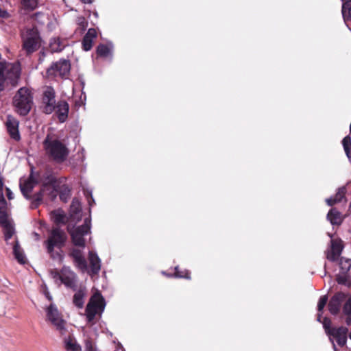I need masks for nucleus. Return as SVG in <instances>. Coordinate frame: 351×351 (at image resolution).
<instances>
[{"label":"nucleus","instance_id":"1","mask_svg":"<svg viewBox=\"0 0 351 351\" xmlns=\"http://www.w3.org/2000/svg\"><path fill=\"white\" fill-rule=\"evenodd\" d=\"M43 147L49 160L58 164L64 162L68 158L69 150L61 141L47 134L43 141Z\"/></svg>","mask_w":351,"mask_h":351},{"label":"nucleus","instance_id":"2","mask_svg":"<svg viewBox=\"0 0 351 351\" xmlns=\"http://www.w3.org/2000/svg\"><path fill=\"white\" fill-rule=\"evenodd\" d=\"M20 73L19 63L0 62V96L8 84H11L13 86L17 84Z\"/></svg>","mask_w":351,"mask_h":351},{"label":"nucleus","instance_id":"3","mask_svg":"<svg viewBox=\"0 0 351 351\" xmlns=\"http://www.w3.org/2000/svg\"><path fill=\"white\" fill-rule=\"evenodd\" d=\"M13 105L19 114L21 116L27 115L33 105L32 91L26 87L19 88L13 98Z\"/></svg>","mask_w":351,"mask_h":351},{"label":"nucleus","instance_id":"4","mask_svg":"<svg viewBox=\"0 0 351 351\" xmlns=\"http://www.w3.org/2000/svg\"><path fill=\"white\" fill-rule=\"evenodd\" d=\"M50 275L58 285L63 284L66 288L73 290L77 289V276L69 267L64 266L60 271L52 269Z\"/></svg>","mask_w":351,"mask_h":351},{"label":"nucleus","instance_id":"5","mask_svg":"<svg viewBox=\"0 0 351 351\" xmlns=\"http://www.w3.org/2000/svg\"><path fill=\"white\" fill-rule=\"evenodd\" d=\"M66 239L65 233L60 228L56 227L51 230L48 239L44 242V245L52 258L60 256L59 253H54V248H62L65 243Z\"/></svg>","mask_w":351,"mask_h":351},{"label":"nucleus","instance_id":"6","mask_svg":"<svg viewBox=\"0 0 351 351\" xmlns=\"http://www.w3.org/2000/svg\"><path fill=\"white\" fill-rule=\"evenodd\" d=\"M106 303L104 298L99 293H95L90 299L86 307V313L88 323L95 324V319L98 315L101 317L104 311Z\"/></svg>","mask_w":351,"mask_h":351},{"label":"nucleus","instance_id":"7","mask_svg":"<svg viewBox=\"0 0 351 351\" xmlns=\"http://www.w3.org/2000/svg\"><path fill=\"white\" fill-rule=\"evenodd\" d=\"M91 226V220L90 218H86L82 226L75 227L72 223H69L67 230L69 232L73 243L75 246L84 248L85 246V239L84 237L90 232Z\"/></svg>","mask_w":351,"mask_h":351},{"label":"nucleus","instance_id":"8","mask_svg":"<svg viewBox=\"0 0 351 351\" xmlns=\"http://www.w3.org/2000/svg\"><path fill=\"white\" fill-rule=\"evenodd\" d=\"M43 188L40 191L33 197L32 206L37 207L43 199L44 193L49 192V195L51 199L57 196V191L56 189V178L52 174L46 173L42 178Z\"/></svg>","mask_w":351,"mask_h":351},{"label":"nucleus","instance_id":"9","mask_svg":"<svg viewBox=\"0 0 351 351\" xmlns=\"http://www.w3.org/2000/svg\"><path fill=\"white\" fill-rule=\"evenodd\" d=\"M40 47V36L36 28L27 29L23 34V47L27 54L36 51Z\"/></svg>","mask_w":351,"mask_h":351},{"label":"nucleus","instance_id":"10","mask_svg":"<svg viewBox=\"0 0 351 351\" xmlns=\"http://www.w3.org/2000/svg\"><path fill=\"white\" fill-rule=\"evenodd\" d=\"M46 313L47 321L53 324L61 335H64L66 332V322L62 318L57 307L54 304H50L46 310Z\"/></svg>","mask_w":351,"mask_h":351},{"label":"nucleus","instance_id":"11","mask_svg":"<svg viewBox=\"0 0 351 351\" xmlns=\"http://www.w3.org/2000/svg\"><path fill=\"white\" fill-rule=\"evenodd\" d=\"M56 92L53 87L46 86L43 92V112L45 114H51L56 108Z\"/></svg>","mask_w":351,"mask_h":351},{"label":"nucleus","instance_id":"12","mask_svg":"<svg viewBox=\"0 0 351 351\" xmlns=\"http://www.w3.org/2000/svg\"><path fill=\"white\" fill-rule=\"evenodd\" d=\"M70 69V62L64 59L53 63L47 72L49 75L64 77L69 73Z\"/></svg>","mask_w":351,"mask_h":351},{"label":"nucleus","instance_id":"13","mask_svg":"<svg viewBox=\"0 0 351 351\" xmlns=\"http://www.w3.org/2000/svg\"><path fill=\"white\" fill-rule=\"evenodd\" d=\"M348 332V329L346 327L332 328L331 332L328 335L332 343H334L331 337L335 338L338 345L342 347L346 343ZM333 348L335 351H337L335 344Z\"/></svg>","mask_w":351,"mask_h":351},{"label":"nucleus","instance_id":"14","mask_svg":"<svg viewBox=\"0 0 351 351\" xmlns=\"http://www.w3.org/2000/svg\"><path fill=\"white\" fill-rule=\"evenodd\" d=\"M7 207L0 209V224L3 228L5 240L8 242L14 233V227L6 213Z\"/></svg>","mask_w":351,"mask_h":351},{"label":"nucleus","instance_id":"15","mask_svg":"<svg viewBox=\"0 0 351 351\" xmlns=\"http://www.w3.org/2000/svg\"><path fill=\"white\" fill-rule=\"evenodd\" d=\"M5 125L11 138L16 141L20 140L21 137L19 131V121L13 116L8 115Z\"/></svg>","mask_w":351,"mask_h":351},{"label":"nucleus","instance_id":"16","mask_svg":"<svg viewBox=\"0 0 351 351\" xmlns=\"http://www.w3.org/2000/svg\"><path fill=\"white\" fill-rule=\"evenodd\" d=\"M69 256L73 258V263L77 267L82 271L86 270V261L81 250L73 248L70 252Z\"/></svg>","mask_w":351,"mask_h":351},{"label":"nucleus","instance_id":"17","mask_svg":"<svg viewBox=\"0 0 351 351\" xmlns=\"http://www.w3.org/2000/svg\"><path fill=\"white\" fill-rule=\"evenodd\" d=\"M346 299V295L343 293L339 292L334 295L328 303V310L332 315H337L340 310L341 303Z\"/></svg>","mask_w":351,"mask_h":351},{"label":"nucleus","instance_id":"18","mask_svg":"<svg viewBox=\"0 0 351 351\" xmlns=\"http://www.w3.org/2000/svg\"><path fill=\"white\" fill-rule=\"evenodd\" d=\"M343 250V245L341 240H331L330 250L327 252V259L330 261H335L338 259Z\"/></svg>","mask_w":351,"mask_h":351},{"label":"nucleus","instance_id":"19","mask_svg":"<svg viewBox=\"0 0 351 351\" xmlns=\"http://www.w3.org/2000/svg\"><path fill=\"white\" fill-rule=\"evenodd\" d=\"M69 223L74 222L75 223L81 220L82 206L80 202L77 198H74L72 200V203L69 210Z\"/></svg>","mask_w":351,"mask_h":351},{"label":"nucleus","instance_id":"20","mask_svg":"<svg viewBox=\"0 0 351 351\" xmlns=\"http://www.w3.org/2000/svg\"><path fill=\"white\" fill-rule=\"evenodd\" d=\"M69 106L68 103L64 100L59 101L56 104L55 112L60 122L64 123L68 117Z\"/></svg>","mask_w":351,"mask_h":351},{"label":"nucleus","instance_id":"21","mask_svg":"<svg viewBox=\"0 0 351 351\" xmlns=\"http://www.w3.org/2000/svg\"><path fill=\"white\" fill-rule=\"evenodd\" d=\"M88 261L92 274H98L101 269V260L97 253L90 251L88 253Z\"/></svg>","mask_w":351,"mask_h":351},{"label":"nucleus","instance_id":"22","mask_svg":"<svg viewBox=\"0 0 351 351\" xmlns=\"http://www.w3.org/2000/svg\"><path fill=\"white\" fill-rule=\"evenodd\" d=\"M34 184L35 182L32 176H30L29 178L27 180H25L23 181L21 180L20 189L25 198H29V194L31 193L32 189L34 186Z\"/></svg>","mask_w":351,"mask_h":351},{"label":"nucleus","instance_id":"23","mask_svg":"<svg viewBox=\"0 0 351 351\" xmlns=\"http://www.w3.org/2000/svg\"><path fill=\"white\" fill-rule=\"evenodd\" d=\"M64 346L66 351H81L82 347L77 343L73 336L65 337L64 341Z\"/></svg>","mask_w":351,"mask_h":351},{"label":"nucleus","instance_id":"24","mask_svg":"<svg viewBox=\"0 0 351 351\" xmlns=\"http://www.w3.org/2000/svg\"><path fill=\"white\" fill-rule=\"evenodd\" d=\"M327 219L332 225L339 226L343 222V217L339 210L333 208L329 210L327 215Z\"/></svg>","mask_w":351,"mask_h":351},{"label":"nucleus","instance_id":"25","mask_svg":"<svg viewBox=\"0 0 351 351\" xmlns=\"http://www.w3.org/2000/svg\"><path fill=\"white\" fill-rule=\"evenodd\" d=\"M346 193V188L345 186L340 187L338 189L336 195L334 197L326 199V202L328 206H332L335 204L341 202L345 198Z\"/></svg>","mask_w":351,"mask_h":351},{"label":"nucleus","instance_id":"26","mask_svg":"<svg viewBox=\"0 0 351 351\" xmlns=\"http://www.w3.org/2000/svg\"><path fill=\"white\" fill-rule=\"evenodd\" d=\"M86 295V289H80L73 295V304L79 308H82L84 306V298Z\"/></svg>","mask_w":351,"mask_h":351},{"label":"nucleus","instance_id":"27","mask_svg":"<svg viewBox=\"0 0 351 351\" xmlns=\"http://www.w3.org/2000/svg\"><path fill=\"white\" fill-rule=\"evenodd\" d=\"M13 254L15 258L18 261L19 263L23 264L26 261L25 256L23 253V249L20 247L18 241H14V245L13 246Z\"/></svg>","mask_w":351,"mask_h":351},{"label":"nucleus","instance_id":"28","mask_svg":"<svg viewBox=\"0 0 351 351\" xmlns=\"http://www.w3.org/2000/svg\"><path fill=\"white\" fill-rule=\"evenodd\" d=\"M50 48L53 52H58L62 51L64 45L62 43L59 38H53L50 40Z\"/></svg>","mask_w":351,"mask_h":351},{"label":"nucleus","instance_id":"29","mask_svg":"<svg viewBox=\"0 0 351 351\" xmlns=\"http://www.w3.org/2000/svg\"><path fill=\"white\" fill-rule=\"evenodd\" d=\"M52 218L56 223H64L66 221V217L63 211L60 210H54L51 213Z\"/></svg>","mask_w":351,"mask_h":351},{"label":"nucleus","instance_id":"30","mask_svg":"<svg viewBox=\"0 0 351 351\" xmlns=\"http://www.w3.org/2000/svg\"><path fill=\"white\" fill-rule=\"evenodd\" d=\"M339 267L342 274H346L351 267V259L341 257L339 261Z\"/></svg>","mask_w":351,"mask_h":351},{"label":"nucleus","instance_id":"31","mask_svg":"<svg viewBox=\"0 0 351 351\" xmlns=\"http://www.w3.org/2000/svg\"><path fill=\"white\" fill-rule=\"evenodd\" d=\"M112 49L106 45H99L97 49V53L101 57L107 58L111 56Z\"/></svg>","mask_w":351,"mask_h":351},{"label":"nucleus","instance_id":"32","mask_svg":"<svg viewBox=\"0 0 351 351\" xmlns=\"http://www.w3.org/2000/svg\"><path fill=\"white\" fill-rule=\"evenodd\" d=\"M59 195H60V198L62 201H63L64 202H67L71 196L70 188L65 184L62 185L60 189Z\"/></svg>","mask_w":351,"mask_h":351},{"label":"nucleus","instance_id":"33","mask_svg":"<svg viewBox=\"0 0 351 351\" xmlns=\"http://www.w3.org/2000/svg\"><path fill=\"white\" fill-rule=\"evenodd\" d=\"M343 147L346 156L348 158H351V152L350 150V146L351 145V138L350 136H346L342 141Z\"/></svg>","mask_w":351,"mask_h":351},{"label":"nucleus","instance_id":"34","mask_svg":"<svg viewBox=\"0 0 351 351\" xmlns=\"http://www.w3.org/2000/svg\"><path fill=\"white\" fill-rule=\"evenodd\" d=\"M38 0H22L23 6L28 10H34L37 7Z\"/></svg>","mask_w":351,"mask_h":351},{"label":"nucleus","instance_id":"35","mask_svg":"<svg viewBox=\"0 0 351 351\" xmlns=\"http://www.w3.org/2000/svg\"><path fill=\"white\" fill-rule=\"evenodd\" d=\"M174 276L178 278H184L186 279H190V274L187 270L180 271L178 267H175V274Z\"/></svg>","mask_w":351,"mask_h":351},{"label":"nucleus","instance_id":"36","mask_svg":"<svg viewBox=\"0 0 351 351\" xmlns=\"http://www.w3.org/2000/svg\"><path fill=\"white\" fill-rule=\"evenodd\" d=\"M93 40L92 39L88 38L86 37H84L82 40V47L84 51H89L93 46Z\"/></svg>","mask_w":351,"mask_h":351},{"label":"nucleus","instance_id":"37","mask_svg":"<svg viewBox=\"0 0 351 351\" xmlns=\"http://www.w3.org/2000/svg\"><path fill=\"white\" fill-rule=\"evenodd\" d=\"M328 301V297L327 295H323L320 298L319 300L318 304H317V310L320 313L324 309V306H326Z\"/></svg>","mask_w":351,"mask_h":351},{"label":"nucleus","instance_id":"38","mask_svg":"<svg viewBox=\"0 0 351 351\" xmlns=\"http://www.w3.org/2000/svg\"><path fill=\"white\" fill-rule=\"evenodd\" d=\"M322 324L326 334L328 335L332 330V328H330V319L327 317H324Z\"/></svg>","mask_w":351,"mask_h":351},{"label":"nucleus","instance_id":"39","mask_svg":"<svg viewBox=\"0 0 351 351\" xmlns=\"http://www.w3.org/2000/svg\"><path fill=\"white\" fill-rule=\"evenodd\" d=\"M343 312L345 315L351 314V298H349L345 303L343 307Z\"/></svg>","mask_w":351,"mask_h":351},{"label":"nucleus","instance_id":"40","mask_svg":"<svg viewBox=\"0 0 351 351\" xmlns=\"http://www.w3.org/2000/svg\"><path fill=\"white\" fill-rule=\"evenodd\" d=\"M84 36L93 40L97 36V32L95 29L90 28Z\"/></svg>","mask_w":351,"mask_h":351},{"label":"nucleus","instance_id":"41","mask_svg":"<svg viewBox=\"0 0 351 351\" xmlns=\"http://www.w3.org/2000/svg\"><path fill=\"white\" fill-rule=\"evenodd\" d=\"M41 291L49 301L52 300V297L50 295V293L46 285H43L41 287Z\"/></svg>","mask_w":351,"mask_h":351},{"label":"nucleus","instance_id":"42","mask_svg":"<svg viewBox=\"0 0 351 351\" xmlns=\"http://www.w3.org/2000/svg\"><path fill=\"white\" fill-rule=\"evenodd\" d=\"M86 351H95L93 343L90 339H86L85 341Z\"/></svg>","mask_w":351,"mask_h":351},{"label":"nucleus","instance_id":"43","mask_svg":"<svg viewBox=\"0 0 351 351\" xmlns=\"http://www.w3.org/2000/svg\"><path fill=\"white\" fill-rule=\"evenodd\" d=\"M339 284L345 285L347 281V276L345 274L339 275L337 278Z\"/></svg>","mask_w":351,"mask_h":351},{"label":"nucleus","instance_id":"44","mask_svg":"<svg viewBox=\"0 0 351 351\" xmlns=\"http://www.w3.org/2000/svg\"><path fill=\"white\" fill-rule=\"evenodd\" d=\"M5 191H6V195L8 197V198L10 200V199H12L14 198V194L11 191V190L6 187L5 188Z\"/></svg>","mask_w":351,"mask_h":351},{"label":"nucleus","instance_id":"45","mask_svg":"<svg viewBox=\"0 0 351 351\" xmlns=\"http://www.w3.org/2000/svg\"><path fill=\"white\" fill-rule=\"evenodd\" d=\"M347 317L346 319V323L347 325L350 326L351 324V314L346 315Z\"/></svg>","mask_w":351,"mask_h":351},{"label":"nucleus","instance_id":"46","mask_svg":"<svg viewBox=\"0 0 351 351\" xmlns=\"http://www.w3.org/2000/svg\"><path fill=\"white\" fill-rule=\"evenodd\" d=\"M89 195H90V199H88V204H90V206H91V201H92L93 202H94V199H93V197H92V194H91V193H89Z\"/></svg>","mask_w":351,"mask_h":351},{"label":"nucleus","instance_id":"47","mask_svg":"<svg viewBox=\"0 0 351 351\" xmlns=\"http://www.w3.org/2000/svg\"><path fill=\"white\" fill-rule=\"evenodd\" d=\"M93 0H82V1L84 3H91Z\"/></svg>","mask_w":351,"mask_h":351},{"label":"nucleus","instance_id":"48","mask_svg":"<svg viewBox=\"0 0 351 351\" xmlns=\"http://www.w3.org/2000/svg\"><path fill=\"white\" fill-rule=\"evenodd\" d=\"M34 235H35L36 239L37 240H38V239H39V237H40L39 234H38V233L34 232Z\"/></svg>","mask_w":351,"mask_h":351},{"label":"nucleus","instance_id":"49","mask_svg":"<svg viewBox=\"0 0 351 351\" xmlns=\"http://www.w3.org/2000/svg\"><path fill=\"white\" fill-rule=\"evenodd\" d=\"M317 321L318 322H321V314H318V316H317Z\"/></svg>","mask_w":351,"mask_h":351},{"label":"nucleus","instance_id":"50","mask_svg":"<svg viewBox=\"0 0 351 351\" xmlns=\"http://www.w3.org/2000/svg\"><path fill=\"white\" fill-rule=\"evenodd\" d=\"M40 15H41L40 13H37V14H36V16H40Z\"/></svg>","mask_w":351,"mask_h":351}]
</instances>
